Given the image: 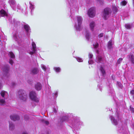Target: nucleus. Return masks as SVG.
I'll return each instance as SVG.
<instances>
[{"instance_id":"39448f33","label":"nucleus","mask_w":134,"mask_h":134,"mask_svg":"<svg viewBox=\"0 0 134 134\" xmlns=\"http://www.w3.org/2000/svg\"><path fill=\"white\" fill-rule=\"evenodd\" d=\"M95 8L94 7H92L89 9L88 13L90 17L93 18L95 16Z\"/></svg>"},{"instance_id":"a211bd4d","label":"nucleus","mask_w":134,"mask_h":134,"mask_svg":"<svg viewBox=\"0 0 134 134\" xmlns=\"http://www.w3.org/2000/svg\"><path fill=\"white\" fill-rule=\"evenodd\" d=\"M112 13L115 14L118 11V8L115 6H113L112 7Z\"/></svg>"},{"instance_id":"b1692460","label":"nucleus","mask_w":134,"mask_h":134,"mask_svg":"<svg viewBox=\"0 0 134 134\" xmlns=\"http://www.w3.org/2000/svg\"><path fill=\"white\" fill-rule=\"evenodd\" d=\"M41 121L47 125H48L49 124V122L48 121L43 119Z\"/></svg>"},{"instance_id":"7c9ffc66","label":"nucleus","mask_w":134,"mask_h":134,"mask_svg":"<svg viewBox=\"0 0 134 134\" xmlns=\"http://www.w3.org/2000/svg\"><path fill=\"white\" fill-rule=\"evenodd\" d=\"M125 27L127 29H130L131 27V26L129 24H126L125 25Z\"/></svg>"},{"instance_id":"6e6552de","label":"nucleus","mask_w":134,"mask_h":134,"mask_svg":"<svg viewBox=\"0 0 134 134\" xmlns=\"http://www.w3.org/2000/svg\"><path fill=\"white\" fill-rule=\"evenodd\" d=\"M10 117L12 120L14 121L18 120L20 118L19 116L17 115H11Z\"/></svg>"},{"instance_id":"423d86ee","label":"nucleus","mask_w":134,"mask_h":134,"mask_svg":"<svg viewBox=\"0 0 134 134\" xmlns=\"http://www.w3.org/2000/svg\"><path fill=\"white\" fill-rule=\"evenodd\" d=\"M32 51L30 52V54L32 55L35 53L37 50L36 44L34 42H32Z\"/></svg>"},{"instance_id":"dca6fc26","label":"nucleus","mask_w":134,"mask_h":134,"mask_svg":"<svg viewBox=\"0 0 134 134\" xmlns=\"http://www.w3.org/2000/svg\"><path fill=\"white\" fill-rule=\"evenodd\" d=\"M13 38L16 41H17L18 43H20V39L17 36L16 34H15L13 35Z\"/></svg>"},{"instance_id":"8fccbe9b","label":"nucleus","mask_w":134,"mask_h":134,"mask_svg":"<svg viewBox=\"0 0 134 134\" xmlns=\"http://www.w3.org/2000/svg\"><path fill=\"white\" fill-rule=\"evenodd\" d=\"M55 94V97H57V95H58V93L57 92H56Z\"/></svg>"},{"instance_id":"20e7f679","label":"nucleus","mask_w":134,"mask_h":134,"mask_svg":"<svg viewBox=\"0 0 134 134\" xmlns=\"http://www.w3.org/2000/svg\"><path fill=\"white\" fill-rule=\"evenodd\" d=\"M77 21H78V26L76 25L75 27L77 30L80 31L81 30V25L82 23V19L81 16H77Z\"/></svg>"},{"instance_id":"5701e85b","label":"nucleus","mask_w":134,"mask_h":134,"mask_svg":"<svg viewBox=\"0 0 134 134\" xmlns=\"http://www.w3.org/2000/svg\"><path fill=\"white\" fill-rule=\"evenodd\" d=\"M24 28L26 32H29L30 30V27L29 25H24Z\"/></svg>"},{"instance_id":"37998d69","label":"nucleus","mask_w":134,"mask_h":134,"mask_svg":"<svg viewBox=\"0 0 134 134\" xmlns=\"http://www.w3.org/2000/svg\"><path fill=\"white\" fill-rule=\"evenodd\" d=\"M9 62L11 65H12L13 63V61L12 60H10Z\"/></svg>"},{"instance_id":"393cba45","label":"nucleus","mask_w":134,"mask_h":134,"mask_svg":"<svg viewBox=\"0 0 134 134\" xmlns=\"http://www.w3.org/2000/svg\"><path fill=\"white\" fill-rule=\"evenodd\" d=\"M90 34L88 31H87L86 32V37L88 40L90 38Z\"/></svg>"},{"instance_id":"1a4fd4ad","label":"nucleus","mask_w":134,"mask_h":134,"mask_svg":"<svg viewBox=\"0 0 134 134\" xmlns=\"http://www.w3.org/2000/svg\"><path fill=\"white\" fill-rule=\"evenodd\" d=\"M38 72V69L37 68H34L31 70V73L33 74H36Z\"/></svg>"},{"instance_id":"f257e3e1","label":"nucleus","mask_w":134,"mask_h":134,"mask_svg":"<svg viewBox=\"0 0 134 134\" xmlns=\"http://www.w3.org/2000/svg\"><path fill=\"white\" fill-rule=\"evenodd\" d=\"M18 96L20 100L25 101L27 98V95L25 92L24 90H20L18 92Z\"/></svg>"},{"instance_id":"a18cd8bd","label":"nucleus","mask_w":134,"mask_h":134,"mask_svg":"<svg viewBox=\"0 0 134 134\" xmlns=\"http://www.w3.org/2000/svg\"><path fill=\"white\" fill-rule=\"evenodd\" d=\"M53 111L55 113H56L57 112V109L54 108H53Z\"/></svg>"},{"instance_id":"2eb2a0df","label":"nucleus","mask_w":134,"mask_h":134,"mask_svg":"<svg viewBox=\"0 0 134 134\" xmlns=\"http://www.w3.org/2000/svg\"><path fill=\"white\" fill-rule=\"evenodd\" d=\"M7 14L5 11L3 9H2L0 11V17L7 16Z\"/></svg>"},{"instance_id":"4c0bfd02","label":"nucleus","mask_w":134,"mask_h":134,"mask_svg":"<svg viewBox=\"0 0 134 134\" xmlns=\"http://www.w3.org/2000/svg\"><path fill=\"white\" fill-rule=\"evenodd\" d=\"M93 46L95 48H97L98 46V43H96L95 44H93Z\"/></svg>"},{"instance_id":"a19ab883","label":"nucleus","mask_w":134,"mask_h":134,"mask_svg":"<svg viewBox=\"0 0 134 134\" xmlns=\"http://www.w3.org/2000/svg\"><path fill=\"white\" fill-rule=\"evenodd\" d=\"M130 109L132 112L134 113V108L132 107L131 106H130Z\"/></svg>"},{"instance_id":"f704fd0d","label":"nucleus","mask_w":134,"mask_h":134,"mask_svg":"<svg viewBox=\"0 0 134 134\" xmlns=\"http://www.w3.org/2000/svg\"><path fill=\"white\" fill-rule=\"evenodd\" d=\"M77 61L79 62H81L83 61L82 59L79 57L77 58Z\"/></svg>"},{"instance_id":"de8ad7c7","label":"nucleus","mask_w":134,"mask_h":134,"mask_svg":"<svg viewBox=\"0 0 134 134\" xmlns=\"http://www.w3.org/2000/svg\"><path fill=\"white\" fill-rule=\"evenodd\" d=\"M22 134H28V133L26 131H24L23 132Z\"/></svg>"},{"instance_id":"3c124183","label":"nucleus","mask_w":134,"mask_h":134,"mask_svg":"<svg viewBox=\"0 0 134 134\" xmlns=\"http://www.w3.org/2000/svg\"><path fill=\"white\" fill-rule=\"evenodd\" d=\"M12 84V85L13 86L14 85H15V83H14V82Z\"/></svg>"},{"instance_id":"f8f14e48","label":"nucleus","mask_w":134,"mask_h":134,"mask_svg":"<svg viewBox=\"0 0 134 134\" xmlns=\"http://www.w3.org/2000/svg\"><path fill=\"white\" fill-rule=\"evenodd\" d=\"M113 42H112L111 40H110L108 44V48L109 49H111L113 48Z\"/></svg>"},{"instance_id":"09e8293b","label":"nucleus","mask_w":134,"mask_h":134,"mask_svg":"<svg viewBox=\"0 0 134 134\" xmlns=\"http://www.w3.org/2000/svg\"><path fill=\"white\" fill-rule=\"evenodd\" d=\"M2 87V85L1 83V81H0V89Z\"/></svg>"},{"instance_id":"49530a36","label":"nucleus","mask_w":134,"mask_h":134,"mask_svg":"<svg viewBox=\"0 0 134 134\" xmlns=\"http://www.w3.org/2000/svg\"><path fill=\"white\" fill-rule=\"evenodd\" d=\"M130 93L131 94H134V90H133L131 91L130 92Z\"/></svg>"},{"instance_id":"473e14b6","label":"nucleus","mask_w":134,"mask_h":134,"mask_svg":"<svg viewBox=\"0 0 134 134\" xmlns=\"http://www.w3.org/2000/svg\"><path fill=\"white\" fill-rule=\"evenodd\" d=\"M126 4L127 2L125 1H123L121 2V4L122 5H125Z\"/></svg>"},{"instance_id":"cd10ccee","label":"nucleus","mask_w":134,"mask_h":134,"mask_svg":"<svg viewBox=\"0 0 134 134\" xmlns=\"http://www.w3.org/2000/svg\"><path fill=\"white\" fill-rule=\"evenodd\" d=\"M54 69L57 72H59L60 71V69L59 67H55Z\"/></svg>"},{"instance_id":"e433bc0d","label":"nucleus","mask_w":134,"mask_h":134,"mask_svg":"<svg viewBox=\"0 0 134 134\" xmlns=\"http://www.w3.org/2000/svg\"><path fill=\"white\" fill-rule=\"evenodd\" d=\"M93 55L91 53H89V57L90 59H91L93 57Z\"/></svg>"},{"instance_id":"0eeeda50","label":"nucleus","mask_w":134,"mask_h":134,"mask_svg":"<svg viewBox=\"0 0 134 134\" xmlns=\"http://www.w3.org/2000/svg\"><path fill=\"white\" fill-rule=\"evenodd\" d=\"M9 66L8 65L4 66V68L3 69V71L5 75L7 76L9 72Z\"/></svg>"},{"instance_id":"72a5a7b5","label":"nucleus","mask_w":134,"mask_h":134,"mask_svg":"<svg viewBox=\"0 0 134 134\" xmlns=\"http://www.w3.org/2000/svg\"><path fill=\"white\" fill-rule=\"evenodd\" d=\"M122 60V59L121 58H120L117 61V63L118 64H120Z\"/></svg>"},{"instance_id":"f03ea898","label":"nucleus","mask_w":134,"mask_h":134,"mask_svg":"<svg viewBox=\"0 0 134 134\" xmlns=\"http://www.w3.org/2000/svg\"><path fill=\"white\" fill-rule=\"evenodd\" d=\"M111 12V9L110 8H105L103 13V17L105 19H107L110 15Z\"/></svg>"},{"instance_id":"6ab92c4d","label":"nucleus","mask_w":134,"mask_h":134,"mask_svg":"<svg viewBox=\"0 0 134 134\" xmlns=\"http://www.w3.org/2000/svg\"><path fill=\"white\" fill-rule=\"evenodd\" d=\"M97 62L98 63H102L103 62V59L102 57L98 55L97 57Z\"/></svg>"},{"instance_id":"c85d7f7f","label":"nucleus","mask_w":134,"mask_h":134,"mask_svg":"<svg viewBox=\"0 0 134 134\" xmlns=\"http://www.w3.org/2000/svg\"><path fill=\"white\" fill-rule=\"evenodd\" d=\"M30 4V8L31 9V11L32 12V10H33L34 8V6L32 5V4L30 2L29 3Z\"/></svg>"},{"instance_id":"ddd939ff","label":"nucleus","mask_w":134,"mask_h":134,"mask_svg":"<svg viewBox=\"0 0 134 134\" xmlns=\"http://www.w3.org/2000/svg\"><path fill=\"white\" fill-rule=\"evenodd\" d=\"M95 25V23L94 21H92L90 23V26L91 30L93 31L94 30V28Z\"/></svg>"},{"instance_id":"ea45409f","label":"nucleus","mask_w":134,"mask_h":134,"mask_svg":"<svg viewBox=\"0 0 134 134\" xmlns=\"http://www.w3.org/2000/svg\"><path fill=\"white\" fill-rule=\"evenodd\" d=\"M24 119L25 120H26L28 119L29 118V117L27 115H25L24 116Z\"/></svg>"},{"instance_id":"603ef678","label":"nucleus","mask_w":134,"mask_h":134,"mask_svg":"<svg viewBox=\"0 0 134 134\" xmlns=\"http://www.w3.org/2000/svg\"><path fill=\"white\" fill-rule=\"evenodd\" d=\"M97 52L98 54V50L97 51Z\"/></svg>"},{"instance_id":"79ce46f5","label":"nucleus","mask_w":134,"mask_h":134,"mask_svg":"<svg viewBox=\"0 0 134 134\" xmlns=\"http://www.w3.org/2000/svg\"><path fill=\"white\" fill-rule=\"evenodd\" d=\"M89 64H92L93 63V61L91 60H90L88 61Z\"/></svg>"},{"instance_id":"2f4dec72","label":"nucleus","mask_w":134,"mask_h":134,"mask_svg":"<svg viewBox=\"0 0 134 134\" xmlns=\"http://www.w3.org/2000/svg\"><path fill=\"white\" fill-rule=\"evenodd\" d=\"M9 54L11 58H14L15 56L14 54L12 52H10L9 53Z\"/></svg>"},{"instance_id":"aec40b11","label":"nucleus","mask_w":134,"mask_h":134,"mask_svg":"<svg viewBox=\"0 0 134 134\" xmlns=\"http://www.w3.org/2000/svg\"><path fill=\"white\" fill-rule=\"evenodd\" d=\"M110 119L114 124L116 125L118 124V122L116 120H115L114 117L112 116H111Z\"/></svg>"},{"instance_id":"f3484780","label":"nucleus","mask_w":134,"mask_h":134,"mask_svg":"<svg viewBox=\"0 0 134 134\" xmlns=\"http://www.w3.org/2000/svg\"><path fill=\"white\" fill-rule=\"evenodd\" d=\"M129 60L132 63H134V56L133 54H130L128 55Z\"/></svg>"},{"instance_id":"412c9836","label":"nucleus","mask_w":134,"mask_h":134,"mask_svg":"<svg viewBox=\"0 0 134 134\" xmlns=\"http://www.w3.org/2000/svg\"><path fill=\"white\" fill-rule=\"evenodd\" d=\"M9 129L10 130H13L14 128V125L12 122H9Z\"/></svg>"},{"instance_id":"a878e982","label":"nucleus","mask_w":134,"mask_h":134,"mask_svg":"<svg viewBox=\"0 0 134 134\" xmlns=\"http://www.w3.org/2000/svg\"><path fill=\"white\" fill-rule=\"evenodd\" d=\"M117 85L120 88H122L123 86L120 82L118 81L117 82Z\"/></svg>"},{"instance_id":"7ed1b4c3","label":"nucleus","mask_w":134,"mask_h":134,"mask_svg":"<svg viewBox=\"0 0 134 134\" xmlns=\"http://www.w3.org/2000/svg\"><path fill=\"white\" fill-rule=\"evenodd\" d=\"M30 96L31 99L35 102L38 103L39 101V99L37 97V94L34 91L31 92L30 94Z\"/></svg>"},{"instance_id":"bb28decb","label":"nucleus","mask_w":134,"mask_h":134,"mask_svg":"<svg viewBox=\"0 0 134 134\" xmlns=\"http://www.w3.org/2000/svg\"><path fill=\"white\" fill-rule=\"evenodd\" d=\"M100 70L103 75H104L105 74V71L102 67H101L100 68Z\"/></svg>"},{"instance_id":"c9c22d12","label":"nucleus","mask_w":134,"mask_h":134,"mask_svg":"<svg viewBox=\"0 0 134 134\" xmlns=\"http://www.w3.org/2000/svg\"><path fill=\"white\" fill-rule=\"evenodd\" d=\"M104 35V34L103 33H101L98 36L99 38H100L103 37Z\"/></svg>"},{"instance_id":"4468645a","label":"nucleus","mask_w":134,"mask_h":134,"mask_svg":"<svg viewBox=\"0 0 134 134\" xmlns=\"http://www.w3.org/2000/svg\"><path fill=\"white\" fill-rule=\"evenodd\" d=\"M9 2L11 7L13 8V9L14 10L13 6H14L15 5V1L14 0H9Z\"/></svg>"},{"instance_id":"c756f323","label":"nucleus","mask_w":134,"mask_h":134,"mask_svg":"<svg viewBox=\"0 0 134 134\" xmlns=\"http://www.w3.org/2000/svg\"><path fill=\"white\" fill-rule=\"evenodd\" d=\"M68 119V117L67 116H64L62 118V121H66Z\"/></svg>"},{"instance_id":"9d476101","label":"nucleus","mask_w":134,"mask_h":134,"mask_svg":"<svg viewBox=\"0 0 134 134\" xmlns=\"http://www.w3.org/2000/svg\"><path fill=\"white\" fill-rule=\"evenodd\" d=\"M1 96L4 98H5L8 95L7 92L5 91H2L1 92Z\"/></svg>"},{"instance_id":"c03bdc74","label":"nucleus","mask_w":134,"mask_h":134,"mask_svg":"<svg viewBox=\"0 0 134 134\" xmlns=\"http://www.w3.org/2000/svg\"><path fill=\"white\" fill-rule=\"evenodd\" d=\"M97 1L99 2L100 4H102L103 3V0H97Z\"/></svg>"},{"instance_id":"4be33fe9","label":"nucleus","mask_w":134,"mask_h":134,"mask_svg":"<svg viewBox=\"0 0 134 134\" xmlns=\"http://www.w3.org/2000/svg\"><path fill=\"white\" fill-rule=\"evenodd\" d=\"M5 103V101L4 99H2L0 97V104L1 105H4Z\"/></svg>"},{"instance_id":"58836bf2","label":"nucleus","mask_w":134,"mask_h":134,"mask_svg":"<svg viewBox=\"0 0 134 134\" xmlns=\"http://www.w3.org/2000/svg\"><path fill=\"white\" fill-rule=\"evenodd\" d=\"M41 67L42 69L44 70V71H45L46 70V67L45 66L43 65H41Z\"/></svg>"},{"instance_id":"9b49d317","label":"nucleus","mask_w":134,"mask_h":134,"mask_svg":"<svg viewBox=\"0 0 134 134\" xmlns=\"http://www.w3.org/2000/svg\"><path fill=\"white\" fill-rule=\"evenodd\" d=\"M35 89L38 91L40 90L42 88V85L39 83H37L35 86Z\"/></svg>"}]
</instances>
